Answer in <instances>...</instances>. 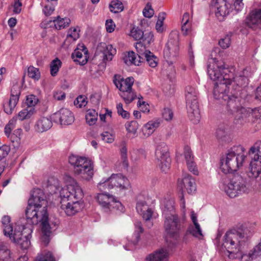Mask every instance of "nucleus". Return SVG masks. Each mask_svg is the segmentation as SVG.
Returning a JSON list of instances; mask_svg holds the SVG:
<instances>
[{"instance_id":"f257e3e1","label":"nucleus","mask_w":261,"mask_h":261,"mask_svg":"<svg viewBox=\"0 0 261 261\" xmlns=\"http://www.w3.org/2000/svg\"><path fill=\"white\" fill-rule=\"evenodd\" d=\"M47 205L48 202L44 192L40 189H36L31 193L25 210L28 223L33 227L32 225L41 223L42 233L41 239L45 246L50 241L51 233L50 227L48 223Z\"/></svg>"},{"instance_id":"f03ea898","label":"nucleus","mask_w":261,"mask_h":261,"mask_svg":"<svg viewBox=\"0 0 261 261\" xmlns=\"http://www.w3.org/2000/svg\"><path fill=\"white\" fill-rule=\"evenodd\" d=\"M213 94L216 99L226 101V112L234 117L236 123L239 124L241 120L242 122L246 121L249 111L243 106L244 99L242 92L236 89L230 90L227 85L221 84L216 86Z\"/></svg>"},{"instance_id":"7ed1b4c3","label":"nucleus","mask_w":261,"mask_h":261,"mask_svg":"<svg viewBox=\"0 0 261 261\" xmlns=\"http://www.w3.org/2000/svg\"><path fill=\"white\" fill-rule=\"evenodd\" d=\"M253 233V230L246 224L241 225L237 230L227 231L222 246L226 249L228 257L230 259L240 257L241 247Z\"/></svg>"},{"instance_id":"20e7f679","label":"nucleus","mask_w":261,"mask_h":261,"mask_svg":"<svg viewBox=\"0 0 261 261\" xmlns=\"http://www.w3.org/2000/svg\"><path fill=\"white\" fill-rule=\"evenodd\" d=\"M2 224L4 234L8 236L11 241L19 244L23 249H27L30 246L33 232L32 226L27 227L17 223L13 228L10 224V218L8 216L3 217Z\"/></svg>"},{"instance_id":"39448f33","label":"nucleus","mask_w":261,"mask_h":261,"mask_svg":"<svg viewBox=\"0 0 261 261\" xmlns=\"http://www.w3.org/2000/svg\"><path fill=\"white\" fill-rule=\"evenodd\" d=\"M64 179L66 184V188H61L58 179L54 177L48 179V186L55 189V193L59 191L61 198L81 201L83 197V192L76 180L69 175H66Z\"/></svg>"},{"instance_id":"423d86ee","label":"nucleus","mask_w":261,"mask_h":261,"mask_svg":"<svg viewBox=\"0 0 261 261\" xmlns=\"http://www.w3.org/2000/svg\"><path fill=\"white\" fill-rule=\"evenodd\" d=\"M246 156L242 146H233L220 160V169L225 174L237 171L243 166Z\"/></svg>"},{"instance_id":"0eeeda50","label":"nucleus","mask_w":261,"mask_h":261,"mask_svg":"<svg viewBox=\"0 0 261 261\" xmlns=\"http://www.w3.org/2000/svg\"><path fill=\"white\" fill-rule=\"evenodd\" d=\"M220 188L230 198L247 193L250 188L245 178L238 174H234L229 178L227 181L223 183Z\"/></svg>"},{"instance_id":"6e6552de","label":"nucleus","mask_w":261,"mask_h":261,"mask_svg":"<svg viewBox=\"0 0 261 261\" xmlns=\"http://www.w3.org/2000/svg\"><path fill=\"white\" fill-rule=\"evenodd\" d=\"M208 62V75L212 80L216 82L214 90L216 86H219L221 84L228 85L230 83V76L233 75V73L228 69L220 65L218 63V60L215 58H212Z\"/></svg>"},{"instance_id":"1a4fd4ad","label":"nucleus","mask_w":261,"mask_h":261,"mask_svg":"<svg viewBox=\"0 0 261 261\" xmlns=\"http://www.w3.org/2000/svg\"><path fill=\"white\" fill-rule=\"evenodd\" d=\"M69 163L74 166L75 174L81 175L87 180L92 178L94 174L93 164L90 160L86 157L72 154L69 157Z\"/></svg>"},{"instance_id":"9d476101","label":"nucleus","mask_w":261,"mask_h":261,"mask_svg":"<svg viewBox=\"0 0 261 261\" xmlns=\"http://www.w3.org/2000/svg\"><path fill=\"white\" fill-rule=\"evenodd\" d=\"M113 83L120 91L119 95L126 104H129L137 98L136 93L132 89L134 83V79L133 77L124 79L120 75H115Z\"/></svg>"},{"instance_id":"9b49d317","label":"nucleus","mask_w":261,"mask_h":261,"mask_svg":"<svg viewBox=\"0 0 261 261\" xmlns=\"http://www.w3.org/2000/svg\"><path fill=\"white\" fill-rule=\"evenodd\" d=\"M155 158L161 171L164 173L169 172L171 167V159L168 147L164 142L159 143L155 150Z\"/></svg>"},{"instance_id":"f8f14e48","label":"nucleus","mask_w":261,"mask_h":261,"mask_svg":"<svg viewBox=\"0 0 261 261\" xmlns=\"http://www.w3.org/2000/svg\"><path fill=\"white\" fill-rule=\"evenodd\" d=\"M96 199L102 210L105 212L113 211L115 210L120 212H124V207L120 202L117 201L115 197L106 193H98Z\"/></svg>"},{"instance_id":"ddd939ff","label":"nucleus","mask_w":261,"mask_h":261,"mask_svg":"<svg viewBox=\"0 0 261 261\" xmlns=\"http://www.w3.org/2000/svg\"><path fill=\"white\" fill-rule=\"evenodd\" d=\"M250 74L249 68H246L240 71H237L235 74L230 76V83L228 84L229 90H240L243 92L242 87L246 86L248 83V77Z\"/></svg>"},{"instance_id":"4468645a","label":"nucleus","mask_w":261,"mask_h":261,"mask_svg":"<svg viewBox=\"0 0 261 261\" xmlns=\"http://www.w3.org/2000/svg\"><path fill=\"white\" fill-rule=\"evenodd\" d=\"M211 6L215 11L216 17L220 21L224 20L233 9L226 0H212Z\"/></svg>"},{"instance_id":"2eb2a0df","label":"nucleus","mask_w":261,"mask_h":261,"mask_svg":"<svg viewBox=\"0 0 261 261\" xmlns=\"http://www.w3.org/2000/svg\"><path fill=\"white\" fill-rule=\"evenodd\" d=\"M164 228L171 237L177 236L180 228V224L177 216L175 214L165 215Z\"/></svg>"},{"instance_id":"dca6fc26","label":"nucleus","mask_w":261,"mask_h":261,"mask_svg":"<svg viewBox=\"0 0 261 261\" xmlns=\"http://www.w3.org/2000/svg\"><path fill=\"white\" fill-rule=\"evenodd\" d=\"M149 199L143 196H139L136 203V210L145 221H149L153 215L152 208L148 205Z\"/></svg>"},{"instance_id":"f3484780","label":"nucleus","mask_w":261,"mask_h":261,"mask_svg":"<svg viewBox=\"0 0 261 261\" xmlns=\"http://www.w3.org/2000/svg\"><path fill=\"white\" fill-rule=\"evenodd\" d=\"M83 207L81 201L68 200L61 198V208L68 216H72L80 212Z\"/></svg>"},{"instance_id":"a211bd4d","label":"nucleus","mask_w":261,"mask_h":261,"mask_svg":"<svg viewBox=\"0 0 261 261\" xmlns=\"http://www.w3.org/2000/svg\"><path fill=\"white\" fill-rule=\"evenodd\" d=\"M178 50V39L176 35L174 39L170 38L167 43L164 49V57L168 61L174 59L177 56Z\"/></svg>"},{"instance_id":"6ab92c4d","label":"nucleus","mask_w":261,"mask_h":261,"mask_svg":"<svg viewBox=\"0 0 261 261\" xmlns=\"http://www.w3.org/2000/svg\"><path fill=\"white\" fill-rule=\"evenodd\" d=\"M53 119L61 125H69L74 121V116L69 110L62 108L54 114Z\"/></svg>"},{"instance_id":"aec40b11","label":"nucleus","mask_w":261,"mask_h":261,"mask_svg":"<svg viewBox=\"0 0 261 261\" xmlns=\"http://www.w3.org/2000/svg\"><path fill=\"white\" fill-rule=\"evenodd\" d=\"M20 94V91L17 86H14L11 91L9 102L4 105V111L8 115H11L16 106Z\"/></svg>"},{"instance_id":"412c9836","label":"nucleus","mask_w":261,"mask_h":261,"mask_svg":"<svg viewBox=\"0 0 261 261\" xmlns=\"http://www.w3.org/2000/svg\"><path fill=\"white\" fill-rule=\"evenodd\" d=\"M189 119L193 123H197L200 120V114L198 99L186 102Z\"/></svg>"},{"instance_id":"4be33fe9","label":"nucleus","mask_w":261,"mask_h":261,"mask_svg":"<svg viewBox=\"0 0 261 261\" xmlns=\"http://www.w3.org/2000/svg\"><path fill=\"white\" fill-rule=\"evenodd\" d=\"M247 23L253 30L261 29V9H256L250 13Z\"/></svg>"},{"instance_id":"5701e85b","label":"nucleus","mask_w":261,"mask_h":261,"mask_svg":"<svg viewBox=\"0 0 261 261\" xmlns=\"http://www.w3.org/2000/svg\"><path fill=\"white\" fill-rule=\"evenodd\" d=\"M249 111V115L247 116L246 121L242 122L241 120L239 124L244 125L247 123L250 122V119L251 118V122L253 123H256L255 127L256 129H258L261 128V107L255 108L254 109H251L250 108H247Z\"/></svg>"},{"instance_id":"b1692460","label":"nucleus","mask_w":261,"mask_h":261,"mask_svg":"<svg viewBox=\"0 0 261 261\" xmlns=\"http://www.w3.org/2000/svg\"><path fill=\"white\" fill-rule=\"evenodd\" d=\"M177 186L179 188L186 189L189 194L194 193L196 190V186L194 178L186 174L181 179L178 180Z\"/></svg>"},{"instance_id":"393cba45","label":"nucleus","mask_w":261,"mask_h":261,"mask_svg":"<svg viewBox=\"0 0 261 261\" xmlns=\"http://www.w3.org/2000/svg\"><path fill=\"white\" fill-rule=\"evenodd\" d=\"M73 61L81 65L86 64L88 61V50L83 45H79L72 54Z\"/></svg>"},{"instance_id":"a878e982","label":"nucleus","mask_w":261,"mask_h":261,"mask_svg":"<svg viewBox=\"0 0 261 261\" xmlns=\"http://www.w3.org/2000/svg\"><path fill=\"white\" fill-rule=\"evenodd\" d=\"M110 180L113 188L116 187L120 190H127L130 186L128 179L121 174H112L110 177Z\"/></svg>"},{"instance_id":"bb28decb","label":"nucleus","mask_w":261,"mask_h":261,"mask_svg":"<svg viewBox=\"0 0 261 261\" xmlns=\"http://www.w3.org/2000/svg\"><path fill=\"white\" fill-rule=\"evenodd\" d=\"M101 52L104 62L111 61L113 56L116 54V50L111 44L107 45L105 43H100L97 49V53Z\"/></svg>"},{"instance_id":"cd10ccee","label":"nucleus","mask_w":261,"mask_h":261,"mask_svg":"<svg viewBox=\"0 0 261 261\" xmlns=\"http://www.w3.org/2000/svg\"><path fill=\"white\" fill-rule=\"evenodd\" d=\"M261 173V160L252 159L250 163L247 175L249 178L255 179Z\"/></svg>"},{"instance_id":"c85d7f7f","label":"nucleus","mask_w":261,"mask_h":261,"mask_svg":"<svg viewBox=\"0 0 261 261\" xmlns=\"http://www.w3.org/2000/svg\"><path fill=\"white\" fill-rule=\"evenodd\" d=\"M53 125L51 119L47 117L39 118L34 125V129L36 132L43 133L49 129Z\"/></svg>"},{"instance_id":"c756f323","label":"nucleus","mask_w":261,"mask_h":261,"mask_svg":"<svg viewBox=\"0 0 261 261\" xmlns=\"http://www.w3.org/2000/svg\"><path fill=\"white\" fill-rule=\"evenodd\" d=\"M184 153L187 166L189 171L195 175H198V171L196 165L194 162V156L192 153L191 149L189 146H185Z\"/></svg>"},{"instance_id":"7c9ffc66","label":"nucleus","mask_w":261,"mask_h":261,"mask_svg":"<svg viewBox=\"0 0 261 261\" xmlns=\"http://www.w3.org/2000/svg\"><path fill=\"white\" fill-rule=\"evenodd\" d=\"M161 123L159 119H153L145 124L142 128V133L144 137L147 138L151 135Z\"/></svg>"},{"instance_id":"2f4dec72","label":"nucleus","mask_w":261,"mask_h":261,"mask_svg":"<svg viewBox=\"0 0 261 261\" xmlns=\"http://www.w3.org/2000/svg\"><path fill=\"white\" fill-rule=\"evenodd\" d=\"M143 232V228L140 222H137L135 224V231L134 232L135 239L134 240L128 241V243L124 246L126 250H132L135 248L137 244L140 239V234Z\"/></svg>"},{"instance_id":"473e14b6","label":"nucleus","mask_w":261,"mask_h":261,"mask_svg":"<svg viewBox=\"0 0 261 261\" xmlns=\"http://www.w3.org/2000/svg\"><path fill=\"white\" fill-rule=\"evenodd\" d=\"M174 202L171 199H164L161 200V207L163 211V215H170L175 214Z\"/></svg>"},{"instance_id":"72a5a7b5","label":"nucleus","mask_w":261,"mask_h":261,"mask_svg":"<svg viewBox=\"0 0 261 261\" xmlns=\"http://www.w3.org/2000/svg\"><path fill=\"white\" fill-rule=\"evenodd\" d=\"M0 260L15 261L8 247L3 242H0Z\"/></svg>"},{"instance_id":"f704fd0d","label":"nucleus","mask_w":261,"mask_h":261,"mask_svg":"<svg viewBox=\"0 0 261 261\" xmlns=\"http://www.w3.org/2000/svg\"><path fill=\"white\" fill-rule=\"evenodd\" d=\"M80 37L79 30L77 28H70L67 33L66 38L64 41L66 46H69L71 43L75 41Z\"/></svg>"},{"instance_id":"c9c22d12","label":"nucleus","mask_w":261,"mask_h":261,"mask_svg":"<svg viewBox=\"0 0 261 261\" xmlns=\"http://www.w3.org/2000/svg\"><path fill=\"white\" fill-rule=\"evenodd\" d=\"M190 16L188 13H185L182 19L181 31L184 35H187L191 31Z\"/></svg>"},{"instance_id":"e433bc0d","label":"nucleus","mask_w":261,"mask_h":261,"mask_svg":"<svg viewBox=\"0 0 261 261\" xmlns=\"http://www.w3.org/2000/svg\"><path fill=\"white\" fill-rule=\"evenodd\" d=\"M167 254L166 250L162 249L149 255L146 259L149 261H164L167 257Z\"/></svg>"},{"instance_id":"4c0bfd02","label":"nucleus","mask_w":261,"mask_h":261,"mask_svg":"<svg viewBox=\"0 0 261 261\" xmlns=\"http://www.w3.org/2000/svg\"><path fill=\"white\" fill-rule=\"evenodd\" d=\"M53 22L57 30H61L69 25L70 20L67 17L61 18L58 16L53 20Z\"/></svg>"},{"instance_id":"58836bf2","label":"nucleus","mask_w":261,"mask_h":261,"mask_svg":"<svg viewBox=\"0 0 261 261\" xmlns=\"http://www.w3.org/2000/svg\"><path fill=\"white\" fill-rule=\"evenodd\" d=\"M198 91L195 87L191 86L186 87L185 91L186 102L198 99Z\"/></svg>"},{"instance_id":"ea45409f","label":"nucleus","mask_w":261,"mask_h":261,"mask_svg":"<svg viewBox=\"0 0 261 261\" xmlns=\"http://www.w3.org/2000/svg\"><path fill=\"white\" fill-rule=\"evenodd\" d=\"M187 231L188 233H190L195 238L199 240L203 238V235L200 225H198V227H197L196 225L190 224L188 226Z\"/></svg>"},{"instance_id":"a19ab883","label":"nucleus","mask_w":261,"mask_h":261,"mask_svg":"<svg viewBox=\"0 0 261 261\" xmlns=\"http://www.w3.org/2000/svg\"><path fill=\"white\" fill-rule=\"evenodd\" d=\"M35 112L34 108H27L20 111L16 116L18 120L23 121L30 118Z\"/></svg>"},{"instance_id":"79ce46f5","label":"nucleus","mask_w":261,"mask_h":261,"mask_svg":"<svg viewBox=\"0 0 261 261\" xmlns=\"http://www.w3.org/2000/svg\"><path fill=\"white\" fill-rule=\"evenodd\" d=\"M249 153L250 155H254L253 156H252V159L261 160V142L255 143V144L250 148Z\"/></svg>"},{"instance_id":"37998d69","label":"nucleus","mask_w":261,"mask_h":261,"mask_svg":"<svg viewBox=\"0 0 261 261\" xmlns=\"http://www.w3.org/2000/svg\"><path fill=\"white\" fill-rule=\"evenodd\" d=\"M98 113L95 110L90 109L87 112L86 120L87 123L90 125L94 124L97 120Z\"/></svg>"},{"instance_id":"c03bdc74","label":"nucleus","mask_w":261,"mask_h":261,"mask_svg":"<svg viewBox=\"0 0 261 261\" xmlns=\"http://www.w3.org/2000/svg\"><path fill=\"white\" fill-rule=\"evenodd\" d=\"M111 12L114 13H117L122 12L124 9L122 3L119 0H113L109 5Z\"/></svg>"},{"instance_id":"a18cd8bd","label":"nucleus","mask_w":261,"mask_h":261,"mask_svg":"<svg viewBox=\"0 0 261 261\" xmlns=\"http://www.w3.org/2000/svg\"><path fill=\"white\" fill-rule=\"evenodd\" d=\"M135 48L139 57L142 59L148 54V52H150L149 50L146 49V47L144 43L141 41L136 43Z\"/></svg>"},{"instance_id":"49530a36","label":"nucleus","mask_w":261,"mask_h":261,"mask_svg":"<svg viewBox=\"0 0 261 261\" xmlns=\"http://www.w3.org/2000/svg\"><path fill=\"white\" fill-rule=\"evenodd\" d=\"M61 65V61L58 58L55 59L51 62L50 64V74L52 76H55L57 75Z\"/></svg>"},{"instance_id":"de8ad7c7","label":"nucleus","mask_w":261,"mask_h":261,"mask_svg":"<svg viewBox=\"0 0 261 261\" xmlns=\"http://www.w3.org/2000/svg\"><path fill=\"white\" fill-rule=\"evenodd\" d=\"M144 58L146 59L147 64L150 67L154 68L157 66L158 60L156 57L155 56L151 51L148 52V54H147Z\"/></svg>"},{"instance_id":"09e8293b","label":"nucleus","mask_w":261,"mask_h":261,"mask_svg":"<svg viewBox=\"0 0 261 261\" xmlns=\"http://www.w3.org/2000/svg\"><path fill=\"white\" fill-rule=\"evenodd\" d=\"M97 187L101 191L110 190L113 188V185L112 183H110V177L102 178L98 184Z\"/></svg>"},{"instance_id":"8fccbe9b","label":"nucleus","mask_w":261,"mask_h":261,"mask_svg":"<svg viewBox=\"0 0 261 261\" xmlns=\"http://www.w3.org/2000/svg\"><path fill=\"white\" fill-rule=\"evenodd\" d=\"M129 35L136 40H142L144 32L137 27H133L130 31Z\"/></svg>"},{"instance_id":"3c124183","label":"nucleus","mask_w":261,"mask_h":261,"mask_svg":"<svg viewBox=\"0 0 261 261\" xmlns=\"http://www.w3.org/2000/svg\"><path fill=\"white\" fill-rule=\"evenodd\" d=\"M54 258L49 251H44L38 254L35 261H54Z\"/></svg>"},{"instance_id":"603ef678","label":"nucleus","mask_w":261,"mask_h":261,"mask_svg":"<svg viewBox=\"0 0 261 261\" xmlns=\"http://www.w3.org/2000/svg\"><path fill=\"white\" fill-rule=\"evenodd\" d=\"M125 127L128 133L135 135L137 133L139 124L136 121H132L126 123Z\"/></svg>"},{"instance_id":"864d4df0","label":"nucleus","mask_w":261,"mask_h":261,"mask_svg":"<svg viewBox=\"0 0 261 261\" xmlns=\"http://www.w3.org/2000/svg\"><path fill=\"white\" fill-rule=\"evenodd\" d=\"M125 63L128 65L134 64L139 65V62L136 60L135 54L133 51L128 53L127 55L124 58Z\"/></svg>"},{"instance_id":"5fc2aeb1","label":"nucleus","mask_w":261,"mask_h":261,"mask_svg":"<svg viewBox=\"0 0 261 261\" xmlns=\"http://www.w3.org/2000/svg\"><path fill=\"white\" fill-rule=\"evenodd\" d=\"M28 75L35 80H38L40 77V73L39 69L33 66H30L28 68Z\"/></svg>"},{"instance_id":"6e6d98bb","label":"nucleus","mask_w":261,"mask_h":261,"mask_svg":"<svg viewBox=\"0 0 261 261\" xmlns=\"http://www.w3.org/2000/svg\"><path fill=\"white\" fill-rule=\"evenodd\" d=\"M166 13L164 12L160 13L158 16V19L156 23L155 28L158 32H162L163 30V22L165 18Z\"/></svg>"},{"instance_id":"4d7b16f0","label":"nucleus","mask_w":261,"mask_h":261,"mask_svg":"<svg viewBox=\"0 0 261 261\" xmlns=\"http://www.w3.org/2000/svg\"><path fill=\"white\" fill-rule=\"evenodd\" d=\"M231 44V35H226L219 41V45L223 49L229 47Z\"/></svg>"},{"instance_id":"13d9d810","label":"nucleus","mask_w":261,"mask_h":261,"mask_svg":"<svg viewBox=\"0 0 261 261\" xmlns=\"http://www.w3.org/2000/svg\"><path fill=\"white\" fill-rule=\"evenodd\" d=\"M116 109L117 113L119 116H121L123 118L128 119L130 116L129 113L123 108V105L121 103H118L116 106Z\"/></svg>"},{"instance_id":"bf43d9fd","label":"nucleus","mask_w":261,"mask_h":261,"mask_svg":"<svg viewBox=\"0 0 261 261\" xmlns=\"http://www.w3.org/2000/svg\"><path fill=\"white\" fill-rule=\"evenodd\" d=\"M38 99L34 95H29L26 98V104L28 108H33L38 102Z\"/></svg>"},{"instance_id":"052dcab7","label":"nucleus","mask_w":261,"mask_h":261,"mask_svg":"<svg viewBox=\"0 0 261 261\" xmlns=\"http://www.w3.org/2000/svg\"><path fill=\"white\" fill-rule=\"evenodd\" d=\"M74 104L77 108H82L87 104L86 98L83 95L79 96L74 101Z\"/></svg>"},{"instance_id":"680f3d73","label":"nucleus","mask_w":261,"mask_h":261,"mask_svg":"<svg viewBox=\"0 0 261 261\" xmlns=\"http://www.w3.org/2000/svg\"><path fill=\"white\" fill-rule=\"evenodd\" d=\"M143 15L145 17L151 18L153 16L154 14V10L151 8L150 4L149 3L147 4L143 11Z\"/></svg>"},{"instance_id":"e2e57ef3","label":"nucleus","mask_w":261,"mask_h":261,"mask_svg":"<svg viewBox=\"0 0 261 261\" xmlns=\"http://www.w3.org/2000/svg\"><path fill=\"white\" fill-rule=\"evenodd\" d=\"M121 157L122 160L123 166L125 167L128 166L127 151L125 146H123L120 150Z\"/></svg>"},{"instance_id":"0e129e2a","label":"nucleus","mask_w":261,"mask_h":261,"mask_svg":"<svg viewBox=\"0 0 261 261\" xmlns=\"http://www.w3.org/2000/svg\"><path fill=\"white\" fill-rule=\"evenodd\" d=\"M101 136L102 140L108 143H112L114 140L113 135L108 132L101 134Z\"/></svg>"},{"instance_id":"69168bd1","label":"nucleus","mask_w":261,"mask_h":261,"mask_svg":"<svg viewBox=\"0 0 261 261\" xmlns=\"http://www.w3.org/2000/svg\"><path fill=\"white\" fill-rule=\"evenodd\" d=\"M173 112L169 108H165L162 111V116L165 120L169 121L172 119Z\"/></svg>"},{"instance_id":"338daca9","label":"nucleus","mask_w":261,"mask_h":261,"mask_svg":"<svg viewBox=\"0 0 261 261\" xmlns=\"http://www.w3.org/2000/svg\"><path fill=\"white\" fill-rule=\"evenodd\" d=\"M10 147L6 145L0 147V161L5 158L9 153Z\"/></svg>"},{"instance_id":"774afa93","label":"nucleus","mask_w":261,"mask_h":261,"mask_svg":"<svg viewBox=\"0 0 261 261\" xmlns=\"http://www.w3.org/2000/svg\"><path fill=\"white\" fill-rule=\"evenodd\" d=\"M253 252L250 250L248 254H244L241 256V261H253V259L256 258V256L253 255Z\"/></svg>"}]
</instances>
